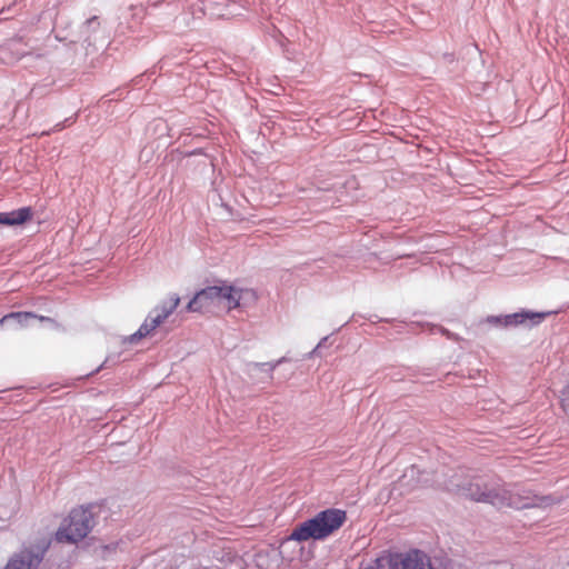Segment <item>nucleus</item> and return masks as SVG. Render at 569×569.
<instances>
[{
  "label": "nucleus",
  "mask_w": 569,
  "mask_h": 569,
  "mask_svg": "<svg viewBox=\"0 0 569 569\" xmlns=\"http://www.w3.org/2000/svg\"><path fill=\"white\" fill-rule=\"evenodd\" d=\"M347 520L346 511L327 509L313 518L298 525L291 532L290 539L307 541L309 539L322 540L337 531Z\"/></svg>",
  "instance_id": "1"
},
{
  "label": "nucleus",
  "mask_w": 569,
  "mask_h": 569,
  "mask_svg": "<svg viewBox=\"0 0 569 569\" xmlns=\"http://www.w3.org/2000/svg\"><path fill=\"white\" fill-rule=\"evenodd\" d=\"M467 496L478 502H487L497 507H512L517 509L529 507L528 502L498 483H471Z\"/></svg>",
  "instance_id": "2"
},
{
  "label": "nucleus",
  "mask_w": 569,
  "mask_h": 569,
  "mask_svg": "<svg viewBox=\"0 0 569 569\" xmlns=\"http://www.w3.org/2000/svg\"><path fill=\"white\" fill-rule=\"evenodd\" d=\"M219 310L231 312L236 309H246L257 303L259 296L249 287H242L236 282L219 281Z\"/></svg>",
  "instance_id": "3"
},
{
  "label": "nucleus",
  "mask_w": 569,
  "mask_h": 569,
  "mask_svg": "<svg viewBox=\"0 0 569 569\" xmlns=\"http://www.w3.org/2000/svg\"><path fill=\"white\" fill-rule=\"evenodd\" d=\"M92 529L91 512L79 507L73 509L56 532L59 542L76 543L88 536Z\"/></svg>",
  "instance_id": "4"
},
{
  "label": "nucleus",
  "mask_w": 569,
  "mask_h": 569,
  "mask_svg": "<svg viewBox=\"0 0 569 569\" xmlns=\"http://www.w3.org/2000/svg\"><path fill=\"white\" fill-rule=\"evenodd\" d=\"M180 303L178 295L170 296L167 300L154 307L137 332L128 338V341L133 343L137 340L151 335L159 326H161L170 315L177 309Z\"/></svg>",
  "instance_id": "5"
},
{
  "label": "nucleus",
  "mask_w": 569,
  "mask_h": 569,
  "mask_svg": "<svg viewBox=\"0 0 569 569\" xmlns=\"http://www.w3.org/2000/svg\"><path fill=\"white\" fill-rule=\"evenodd\" d=\"M43 556L44 549L23 548L9 558L3 569H37Z\"/></svg>",
  "instance_id": "6"
},
{
  "label": "nucleus",
  "mask_w": 569,
  "mask_h": 569,
  "mask_svg": "<svg viewBox=\"0 0 569 569\" xmlns=\"http://www.w3.org/2000/svg\"><path fill=\"white\" fill-rule=\"evenodd\" d=\"M190 312H209L219 310V291L218 284L209 286L199 292L187 305Z\"/></svg>",
  "instance_id": "7"
},
{
  "label": "nucleus",
  "mask_w": 569,
  "mask_h": 569,
  "mask_svg": "<svg viewBox=\"0 0 569 569\" xmlns=\"http://www.w3.org/2000/svg\"><path fill=\"white\" fill-rule=\"evenodd\" d=\"M402 569H433L430 558L418 550L408 552L401 561Z\"/></svg>",
  "instance_id": "8"
},
{
  "label": "nucleus",
  "mask_w": 569,
  "mask_h": 569,
  "mask_svg": "<svg viewBox=\"0 0 569 569\" xmlns=\"http://www.w3.org/2000/svg\"><path fill=\"white\" fill-rule=\"evenodd\" d=\"M548 315L549 313L522 311V312L507 316L503 320V326H506V327L519 326V325H523L527 321H530L532 323H539Z\"/></svg>",
  "instance_id": "9"
},
{
  "label": "nucleus",
  "mask_w": 569,
  "mask_h": 569,
  "mask_svg": "<svg viewBox=\"0 0 569 569\" xmlns=\"http://www.w3.org/2000/svg\"><path fill=\"white\" fill-rule=\"evenodd\" d=\"M30 218H31L30 208H20L18 210H14L11 212L0 213V223L7 224V226H18V224H22Z\"/></svg>",
  "instance_id": "10"
},
{
  "label": "nucleus",
  "mask_w": 569,
  "mask_h": 569,
  "mask_svg": "<svg viewBox=\"0 0 569 569\" xmlns=\"http://www.w3.org/2000/svg\"><path fill=\"white\" fill-rule=\"evenodd\" d=\"M36 316L30 312H14L8 316H4L0 323L1 326L17 325V326H27L29 320L34 319Z\"/></svg>",
  "instance_id": "11"
},
{
  "label": "nucleus",
  "mask_w": 569,
  "mask_h": 569,
  "mask_svg": "<svg viewBox=\"0 0 569 569\" xmlns=\"http://www.w3.org/2000/svg\"><path fill=\"white\" fill-rule=\"evenodd\" d=\"M561 405L565 410H569V385L562 390Z\"/></svg>",
  "instance_id": "12"
},
{
  "label": "nucleus",
  "mask_w": 569,
  "mask_h": 569,
  "mask_svg": "<svg viewBox=\"0 0 569 569\" xmlns=\"http://www.w3.org/2000/svg\"><path fill=\"white\" fill-rule=\"evenodd\" d=\"M86 24H87L88 27L96 28V27H98V26H99V21H98V19H97L96 17H93V18L88 19V20H87V22H86Z\"/></svg>",
  "instance_id": "13"
},
{
  "label": "nucleus",
  "mask_w": 569,
  "mask_h": 569,
  "mask_svg": "<svg viewBox=\"0 0 569 569\" xmlns=\"http://www.w3.org/2000/svg\"><path fill=\"white\" fill-rule=\"evenodd\" d=\"M208 6H224L226 0H207Z\"/></svg>",
  "instance_id": "14"
},
{
  "label": "nucleus",
  "mask_w": 569,
  "mask_h": 569,
  "mask_svg": "<svg viewBox=\"0 0 569 569\" xmlns=\"http://www.w3.org/2000/svg\"><path fill=\"white\" fill-rule=\"evenodd\" d=\"M321 343H322V342H320L319 345H317L316 349L311 352V355H312V353H315V352H317V350L321 347Z\"/></svg>",
  "instance_id": "15"
}]
</instances>
